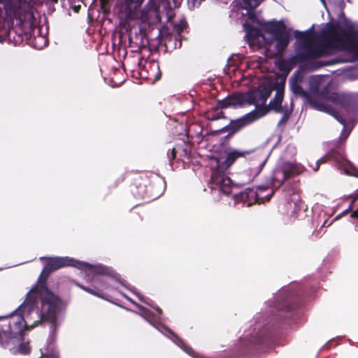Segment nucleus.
<instances>
[{
    "mask_svg": "<svg viewBox=\"0 0 358 358\" xmlns=\"http://www.w3.org/2000/svg\"><path fill=\"white\" fill-rule=\"evenodd\" d=\"M60 301L41 282H39L27 294L23 303L10 315V332L0 331V345L13 354H27L29 346L22 338L24 329H32L42 322L50 324L47 345L41 349L39 358H59L55 345L57 313Z\"/></svg>",
    "mask_w": 358,
    "mask_h": 358,
    "instance_id": "nucleus-1",
    "label": "nucleus"
},
{
    "mask_svg": "<svg viewBox=\"0 0 358 358\" xmlns=\"http://www.w3.org/2000/svg\"><path fill=\"white\" fill-rule=\"evenodd\" d=\"M335 50L347 51L352 60H358V26L341 20L336 24H327L317 41L311 33L303 34L297 49L296 59L307 61L322 57Z\"/></svg>",
    "mask_w": 358,
    "mask_h": 358,
    "instance_id": "nucleus-2",
    "label": "nucleus"
},
{
    "mask_svg": "<svg viewBox=\"0 0 358 358\" xmlns=\"http://www.w3.org/2000/svg\"><path fill=\"white\" fill-rule=\"evenodd\" d=\"M47 263L41 272L38 280L41 282L44 287L45 278L53 271L64 266H72L84 271L86 273V280L93 283V288H89L83 285H78L84 291L101 299H106L107 294L111 289L117 288L118 283L124 285L117 276L113 275V271L108 267L102 265H92L83 262L76 261L69 257H48Z\"/></svg>",
    "mask_w": 358,
    "mask_h": 358,
    "instance_id": "nucleus-3",
    "label": "nucleus"
},
{
    "mask_svg": "<svg viewBox=\"0 0 358 358\" xmlns=\"http://www.w3.org/2000/svg\"><path fill=\"white\" fill-rule=\"evenodd\" d=\"M262 0H243L244 8L250 10L258 6ZM248 13V19L243 24L245 38L249 46L258 49L263 46L273 51V55L281 54L289 43V36L285 25L280 22L263 23L253 13Z\"/></svg>",
    "mask_w": 358,
    "mask_h": 358,
    "instance_id": "nucleus-4",
    "label": "nucleus"
},
{
    "mask_svg": "<svg viewBox=\"0 0 358 358\" xmlns=\"http://www.w3.org/2000/svg\"><path fill=\"white\" fill-rule=\"evenodd\" d=\"M273 88L270 83H261L258 90L243 94H234L224 102V106L242 107L255 105L256 108L233 122L234 127L241 129L250 124L264 116L268 111L265 106L266 99L270 96Z\"/></svg>",
    "mask_w": 358,
    "mask_h": 358,
    "instance_id": "nucleus-5",
    "label": "nucleus"
},
{
    "mask_svg": "<svg viewBox=\"0 0 358 358\" xmlns=\"http://www.w3.org/2000/svg\"><path fill=\"white\" fill-rule=\"evenodd\" d=\"M245 152L234 150L229 152L225 159L221 162L220 159H214L212 160L211 166H216L213 169L211 176V185L213 189H219L223 193L228 194L232 189V181L227 176L224 170L230 166L238 158L243 157Z\"/></svg>",
    "mask_w": 358,
    "mask_h": 358,
    "instance_id": "nucleus-6",
    "label": "nucleus"
},
{
    "mask_svg": "<svg viewBox=\"0 0 358 358\" xmlns=\"http://www.w3.org/2000/svg\"><path fill=\"white\" fill-rule=\"evenodd\" d=\"M266 189V187H259L257 189L248 188L238 194H234V199L236 202H243L247 206H250L256 202L268 201L273 191L271 189L269 194L264 195V193Z\"/></svg>",
    "mask_w": 358,
    "mask_h": 358,
    "instance_id": "nucleus-7",
    "label": "nucleus"
},
{
    "mask_svg": "<svg viewBox=\"0 0 358 358\" xmlns=\"http://www.w3.org/2000/svg\"><path fill=\"white\" fill-rule=\"evenodd\" d=\"M303 171L304 167L300 164L285 162L273 171V185L279 187L288 178L297 176Z\"/></svg>",
    "mask_w": 358,
    "mask_h": 358,
    "instance_id": "nucleus-8",
    "label": "nucleus"
},
{
    "mask_svg": "<svg viewBox=\"0 0 358 358\" xmlns=\"http://www.w3.org/2000/svg\"><path fill=\"white\" fill-rule=\"evenodd\" d=\"M333 157L334 160L337 162L338 166L339 169L343 170V171L350 176H352L358 178V169L354 166L348 160L345 159L343 156L340 155H334L332 154H329L320 159H319L316 163V167L314 169L315 171H317L319 169V166L321 164H324L327 162V160Z\"/></svg>",
    "mask_w": 358,
    "mask_h": 358,
    "instance_id": "nucleus-9",
    "label": "nucleus"
},
{
    "mask_svg": "<svg viewBox=\"0 0 358 358\" xmlns=\"http://www.w3.org/2000/svg\"><path fill=\"white\" fill-rule=\"evenodd\" d=\"M284 96V87L278 85L276 87L275 95L269 103L270 108L277 113H282V121L286 120L292 113V107L282 106V101Z\"/></svg>",
    "mask_w": 358,
    "mask_h": 358,
    "instance_id": "nucleus-10",
    "label": "nucleus"
},
{
    "mask_svg": "<svg viewBox=\"0 0 358 358\" xmlns=\"http://www.w3.org/2000/svg\"><path fill=\"white\" fill-rule=\"evenodd\" d=\"M137 307L141 311V315H142L145 320H147L152 325H153L159 331H162L163 329H165L173 334V333L168 328L155 321V319L158 318L159 315L162 314V310L159 307L155 308V313H152L150 310L146 309L145 308L140 305H137Z\"/></svg>",
    "mask_w": 358,
    "mask_h": 358,
    "instance_id": "nucleus-11",
    "label": "nucleus"
},
{
    "mask_svg": "<svg viewBox=\"0 0 358 358\" xmlns=\"http://www.w3.org/2000/svg\"><path fill=\"white\" fill-rule=\"evenodd\" d=\"M308 99L310 103L314 108H315L318 110H320V111L327 113L333 115L341 124H344L343 120H340L338 118L336 109L332 108L331 106H329L327 103L324 102L323 101L315 100L313 97H312V95H308Z\"/></svg>",
    "mask_w": 358,
    "mask_h": 358,
    "instance_id": "nucleus-12",
    "label": "nucleus"
},
{
    "mask_svg": "<svg viewBox=\"0 0 358 358\" xmlns=\"http://www.w3.org/2000/svg\"><path fill=\"white\" fill-rule=\"evenodd\" d=\"M310 93L312 95H321L323 96L324 92L321 90L327 87L324 82V77L322 76H312L309 79Z\"/></svg>",
    "mask_w": 358,
    "mask_h": 358,
    "instance_id": "nucleus-13",
    "label": "nucleus"
},
{
    "mask_svg": "<svg viewBox=\"0 0 358 358\" xmlns=\"http://www.w3.org/2000/svg\"><path fill=\"white\" fill-rule=\"evenodd\" d=\"M328 100L339 109L348 106L350 102V98L348 96L339 93H333L328 98Z\"/></svg>",
    "mask_w": 358,
    "mask_h": 358,
    "instance_id": "nucleus-14",
    "label": "nucleus"
},
{
    "mask_svg": "<svg viewBox=\"0 0 358 358\" xmlns=\"http://www.w3.org/2000/svg\"><path fill=\"white\" fill-rule=\"evenodd\" d=\"M264 162H252L247 171L249 173L248 181H252L261 172Z\"/></svg>",
    "mask_w": 358,
    "mask_h": 358,
    "instance_id": "nucleus-15",
    "label": "nucleus"
},
{
    "mask_svg": "<svg viewBox=\"0 0 358 358\" xmlns=\"http://www.w3.org/2000/svg\"><path fill=\"white\" fill-rule=\"evenodd\" d=\"M178 345L187 354H189L190 356H192L194 358H203L202 356L197 355L192 349H191L189 347L187 346L183 343L182 341L178 339Z\"/></svg>",
    "mask_w": 358,
    "mask_h": 358,
    "instance_id": "nucleus-16",
    "label": "nucleus"
},
{
    "mask_svg": "<svg viewBox=\"0 0 358 358\" xmlns=\"http://www.w3.org/2000/svg\"><path fill=\"white\" fill-rule=\"evenodd\" d=\"M278 65L279 68L280 69V70L285 71L287 73H288L291 69V67L289 66V64L287 62L282 60V59H279L278 61Z\"/></svg>",
    "mask_w": 358,
    "mask_h": 358,
    "instance_id": "nucleus-17",
    "label": "nucleus"
},
{
    "mask_svg": "<svg viewBox=\"0 0 358 358\" xmlns=\"http://www.w3.org/2000/svg\"><path fill=\"white\" fill-rule=\"evenodd\" d=\"M187 23L185 21H181L179 24L175 25V31L180 34L181 32L186 28Z\"/></svg>",
    "mask_w": 358,
    "mask_h": 358,
    "instance_id": "nucleus-18",
    "label": "nucleus"
},
{
    "mask_svg": "<svg viewBox=\"0 0 358 358\" xmlns=\"http://www.w3.org/2000/svg\"><path fill=\"white\" fill-rule=\"evenodd\" d=\"M291 87L293 90V92L296 94L301 93V87L297 85L295 80L292 79L291 80Z\"/></svg>",
    "mask_w": 358,
    "mask_h": 358,
    "instance_id": "nucleus-19",
    "label": "nucleus"
},
{
    "mask_svg": "<svg viewBox=\"0 0 358 358\" xmlns=\"http://www.w3.org/2000/svg\"><path fill=\"white\" fill-rule=\"evenodd\" d=\"M125 3L129 6H130L131 4L135 3H136L138 6H140L144 0H124Z\"/></svg>",
    "mask_w": 358,
    "mask_h": 358,
    "instance_id": "nucleus-20",
    "label": "nucleus"
},
{
    "mask_svg": "<svg viewBox=\"0 0 358 358\" xmlns=\"http://www.w3.org/2000/svg\"><path fill=\"white\" fill-rule=\"evenodd\" d=\"M329 3L334 5L342 7L343 5V0H328Z\"/></svg>",
    "mask_w": 358,
    "mask_h": 358,
    "instance_id": "nucleus-21",
    "label": "nucleus"
},
{
    "mask_svg": "<svg viewBox=\"0 0 358 358\" xmlns=\"http://www.w3.org/2000/svg\"><path fill=\"white\" fill-rule=\"evenodd\" d=\"M350 131H348L346 130L345 128L343 129V132L341 135V139H345L347 138V137L348 136L349 134H350Z\"/></svg>",
    "mask_w": 358,
    "mask_h": 358,
    "instance_id": "nucleus-22",
    "label": "nucleus"
},
{
    "mask_svg": "<svg viewBox=\"0 0 358 358\" xmlns=\"http://www.w3.org/2000/svg\"><path fill=\"white\" fill-rule=\"evenodd\" d=\"M352 217H358V209L353 211L351 214Z\"/></svg>",
    "mask_w": 358,
    "mask_h": 358,
    "instance_id": "nucleus-23",
    "label": "nucleus"
},
{
    "mask_svg": "<svg viewBox=\"0 0 358 358\" xmlns=\"http://www.w3.org/2000/svg\"><path fill=\"white\" fill-rule=\"evenodd\" d=\"M176 157V153H175V150L173 149L171 150V159L173 160Z\"/></svg>",
    "mask_w": 358,
    "mask_h": 358,
    "instance_id": "nucleus-24",
    "label": "nucleus"
},
{
    "mask_svg": "<svg viewBox=\"0 0 358 358\" xmlns=\"http://www.w3.org/2000/svg\"><path fill=\"white\" fill-rule=\"evenodd\" d=\"M36 40H37V38H36ZM38 40H43V41H44L45 45L46 44L47 41L45 38L39 36V37H38Z\"/></svg>",
    "mask_w": 358,
    "mask_h": 358,
    "instance_id": "nucleus-25",
    "label": "nucleus"
}]
</instances>
